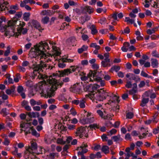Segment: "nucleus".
Here are the masks:
<instances>
[{"mask_svg":"<svg viewBox=\"0 0 159 159\" xmlns=\"http://www.w3.org/2000/svg\"><path fill=\"white\" fill-rule=\"evenodd\" d=\"M155 32V30L154 29H153L152 30L148 29L147 31V33L148 34L150 35L154 33Z\"/></svg>","mask_w":159,"mask_h":159,"instance_id":"obj_53","label":"nucleus"},{"mask_svg":"<svg viewBox=\"0 0 159 159\" xmlns=\"http://www.w3.org/2000/svg\"><path fill=\"white\" fill-rule=\"evenodd\" d=\"M49 20V18L47 17L46 16L44 17L42 19V21L43 23L44 24H47Z\"/></svg>","mask_w":159,"mask_h":159,"instance_id":"obj_43","label":"nucleus"},{"mask_svg":"<svg viewBox=\"0 0 159 159\" xmlns=\"http://www.w3.org/2000/svg\"><path fill=\"white\" fill-rule=\"evenodd\" d=\"M148 98H143L141 101V102L140 104V106L142 107H144L149 102Z\"/></svg>","mask_w":159,"mask_h":159,"instance_id":"obj_23","label":"nucleus"},{"mask_svg":"<svg viewBox=\"0 0 159 159\" xmlns=\"http://www.w3.org/2000/svg\"><path fill=\"white\" fill-rule=\"evenodd\" d=\"M132 86L131 82L130 81H127L125 85V87L127 88H130Z\"/></svg>","mask_w":159,"mask_h":159,"instance_id":"obj_52","label":"nucleus"},{"mask_svg":"<svg viewBox=\"0 0 159 159\" xmlns=\"http://www.w3.org/2000/svg\"><path fill=\"white\" fill-rule=\"evenodd\" d=\"M90 29L91 30V34H95L98 33V31L96 29L95 26L94 25H92L90 27Z\"/></svg>","mask_w":159,"mask_h":159,"instance_id":"obj_30","label":"nucleus"},{"mask_svg":"<svg viewBox=\"0 0 159 159\" xmlns=\"http://www.w3.org/2000/svg\"><path fill=\"white\" fill-rule=\"evenodd\" d=\"M50 10H44L42 11L41 12L40 14L41 15L44 16L47 15H48V12L50 11Z\"/></svg>","mask_w":159,"mask_h":159,"instance_id":"obj_44","label":"nucleus"},{"mask_svg":"<svg viewBox=\"0 0 159 159\" xmlns=\"http://www.w3.org/2000/svg\"><path fill=\"white\" fill-rule=\"evenodd\" d=\"M22 105L24 106L25 108L27 111H30L31 110V108L29 106H26V101H24L23 102Z\"/></svg>","mask_w":159,"mask_h":159,"instance_id":"obj_38","label":"nucleus"},{"mask_svg":"<svg viewBox=\"0 0 159 159\" xmlns=\"http://www.w3.org/2000/svg\"><path fill=\"white\" fill-rule=\"evenodd\" d=\"M107 29H102L99 30V32L102 34H104L108 32Z\"/></svg>","mask_w":159,"mask_h":159,"instance_id":"obj_58","label":"nucleus"},{"mask_svg":"<svg viewBox=\"0 0 159 159\" xmlns=\"http://www.w3.org/2000/svg\"><path fill=\"white\" fill-rule=\"evenodd\" d=\"M145 15L147 16H149L152 15L151 12L149 10H146L145 12Z\"/></svg>","mask_w":159,"mask_h":159,"instance_id":"obj_64","label":"nucleus"},{"mask_svg":"<svg viewBox=\"0 0 159 159\" xmlns=\"http://www.w3.org/2000/svg\"><path fill=\"white\" fill-rule=\"evenodd\" d=\"M130 32V29L129 27H127L124 31H121V34H128Z\"/></svg>","mask_w":159,"mask_h":159,"instance_id":"obj_39","label":"nucleus"},{"mask_svg":"<svg viewBox=\"0 0 159 159\" xmlns=\"http://www.w3.org/2000/svg\"><path fill=\"white\" fill-rule=\"evenodd\" d=\"M10 53V47L9 46H8L7 50L5 51L4 53V55L5 56H8Z\"/></svg>","mask_w":159,"mask_h":159,"instance_id":"obj_46","label":"nucleus"},{"mask_svg":"<svg viewBox=\"0 0 159 159\" xmlns=\"http://www.w3.org/2000/svg\"><path fill=\"white\" fill-rule=\"evenodd\" d=\"M31 25L40 31L43 30L42 29L40 24L37 21L33 20L30 22Z\"/></svg>","mask_w":159,"mask_h":159,"instance_id":"obj_17","label":"nucleus"},{"mask_svg":"<svg viewBox=\"0 0 159 159\" xmlns=\"http://www.w3.org/2000/svg\"><path fill=\"white\" fill-rule=\"evenodd\" d=\"M49 43L52 45V55L47 52V50L49 49L48 43L43 42L34 45V48H31L29 55L31 58H34L38 56V58L41 60L40 64L37 65L34 68L33 73L32 75V77L33 79H35L37 75V79L43 80L44 81H47L50 84L49 88L46 90H43L42 93L44 94L45 97H50L54 95L55 91L58 87L62 86L63 82L58 81L56 80L54 75L48 76L42 73L43 71V69L47 66L46 64L43 61L48 62L52 61L53 60L55 61L57 60L56 57L59 56L61 54L59 49L53 45L54 43L51 41H50Z\"/></svg>","mask_w":159,"mask_h":159,"instance_id":"obj_1","label":"nucleus"},{"mask_svg":"<svg viewBox=\"0 0 159 159\" xmlns=\"http://www.w3.org/2000/svg\"><path fill=\"white\" fill-rule=\"evenodd\" d=\"M30 14L29 12H25L24 13L23 15V18L25 21H28L30 19Z\"/></svg>","mask_w":159,"mask_h":159,"instance_id":"obj_29","label":"nucleus"},{"mask_svg":"<svg viewBox=\"0 0 159 159\" xmlns=\"http://www.w3.org/2000/svg\"><path fill=\"white\" fill-rule=\"evenodd\" d=\"M81 9L83 13H88L89 14L93 13L94 11V9L93 8L88 6L81 7Z\"/></svg>","mask_w":159,"mask_h":159,"instance_id":"obj_14","label":"nucleus"},{"mask_svg":"<svg viewBox=\"0 0 159 159\" xmlns=\"http://www.w3.org/2000/svg\"><path fill=\"white\" fill-rule=\"evenodd\" d=\"M86 102V99L85 98H82L80 100L79 106L81 108H84L85 107Z\"/></svg>","mask_w":159,"mask_h":159,"instance_id":"obj_21","label":"nucleus"},{"mask_svg":"<svg viewBox=\"0 0 159 159\" xmlns=\"http://www.w3.org/2000/svg\"><path fill=\"white\" fill-rule=\"evenodd\" d=\"M27 122H23L20 125V127L23 128L21 129V131H23L25 132V133L26 135L28 134L31 133L33 127H29L31 125V122H28V121L26 120Z\"/></svg>","mask_w":159,"mask_h":159,"instance_id":"obj_7","label":"nucleus"},{"mask_svg":"<svg viewBox=\"0 0 159 159\" xmlns=\"http://www.w3.org/2000/svg\"><path fill=\"white\" fill-rule=\"evenodd\" d=\"M120 69V67L119 66H112L110 70V71L112 72L115 70L116 72L118 71Z\"/></svg>","mask_w":159,"mask_h":159,"instance_id":"obj_32","label":"nucleus"},{"mask_svg":"<svg viewBox=\"0 0 159 159\" xmlns=\"http://www.w3.org/2000/svg\"><path fill=\"white\" fill-rule=\"evenodd\" d=\"M134 114L131 112H128L126 114V118L128 119H131L134 116Z\"/></svg>","mask_w":159,"mask_h":159,"instance_id":"obj_42","label":"nucleus"},{"mask_svg":"<svg viewBox=\"0 0 159 159\" xmlns=\"http://www.w3.org/2000/svg\"><path fill=\"white\" fill-rule=\"evenodd\" d=\"M17 92L20 94L21 96L23 98H25V95L24 93L25 91L23 87L21 86H19L17 89Z\"/></svg>","mask_w":159,"mask_h":159,"instance_id":"obj_18","label":"nucleus"},{"mask_svg":"<svg viewBox=\"0 0 159 159\" xmlns=\"http://www.w3.org/2000/svg\"><path fill=\"white\" fill-rule=\"evenodd\" d=\"M90 47L92 48H94L96 49H99L100 47L99 46L97 45L96 43H92L90 44Z\"/></svg>","mask_w":159,"mask_h":159,"instance_id":"obj_40","label":"nucleus"},{"mask_svg":"<svg viewBox=\"0 0 159 159\" xmlns=\"http://www.w3.org/2000/svg\"><path fill=\"white\" fill-rule=\"evenodd\" d=\"M117 132V130L115 129H112L109 132H107V135L109 136H111L112 135L114 134Z\"/></svg>","mask_w":159,"mask_h":159,"instance_id":"obj_35","label":"nucleus"},{"mask_svg":"<svg viewBox=\"0 0 159 159\" xmlns=\"http://www.w3.org/2000/svg\"><path fill=\"white\" fill-rule=\"evenodd\" d=\"M113 116V115L112 114H107L104 116L103 118L104 119L109 120Z\"/></svg>","mask_w":159,"mask_h":159,"instance_id":"obj_47","label":"nucleus"},{"mask_svg":"<svg viewBox=\"0 0 159 159\" xmlns=\"http://www.w3.org/2000/svg\"><path fill=\"white\" fill-rule=\"evenodd\" d=\"M129 79L130 80H136V76L134 75L131 73L130 77L129 78Z\"/></svg>","mask_w":159,"mask_h":159,"instance_id":"obj_56","label":"nucleus"},{"mask_svg":"<svg viewBox=\"0 0 159 159\" xmlns=\"http://www.w3.org/2000/svg\"><path fill=\"white\" fill-rule=\"evenodd\" d=\"M75 126L73 125H68V128L70 130H73L75 128Z\"/></svg>","mask_w":159,"mask_h":159,"instance_id":"obj_60","label":"nucleus"},{"mask_svg":"<svg viewBox=\"0 0 159 159\" xmlns=\"http://www.w3.org/2000/svg\"><path fill=\"white\" fill-rule=\"evenodd\" d=\"M71 114L73 116H75L77 114V112L74 108H72L70 110Z\"/></svg>","mask_w":159,"mask_h":159,"instance_id":"obj_51","label":"nucleus"},{"mask_svg":"<svg viewBox=\"0 0 159 159\" xmlns=\"http://www.w3.org/2000/svg\"><path fill=\"white\" fill-rule=\"evenodd\" d=\"M3 11L5 12L6 14L10 13V7L9 3L7 2H0V12Z\"/></svg>","mask_w":159,"mask_h":159,"instance_id":"obj_9","label":"nucleus"},{"mask_svg":"<svg viewBox=\"0 0 159 159\" xmlns=\"http://www.w3.org/2000/svg\"><path fill=\"white\" fill-rule=\"evenodd\" d=\"M75 135L76 136L82 138L85 135V129L82 127L77 128L76 131L75 132Z\"/></svg>","mask_w":159,"mask_h":159,"instance_id":"obj_12","label":"nucleus"},{"mask_svg":"<svg viewBox=\"0 0 159 159\" xmlns=\"http://www.w3.org/2000/svg\"><path fill=\"white\" fill-rule=\"evenodd\" d=\"M125 21L128 23L132 24L134 22V20L133 19H130L129 17H127L125 18Z\"/></svg>","mask_w":159,"mask_h":159,"instance_id":"obj_33","label":"nucleus"},{"mask_svg":"<svg viewBox=\"0 0 159 159\" xmlns=\"http://www.w3.org/2000/svg\"><path fill=\"white\" fill-rule=\"evenodd\" d=\"M152 55L153 57L159 58V54L156 50L153 51L152 52Z\"/></svg>","mask_w":159,"mask_h":159,"instance_id":"obj_41","label":"nucleus"},{"mask_svg":"<svg viewBox=\"0 0 159 159\" xmlns=\"http://www.w3.org/2000/svg\"><path fill=\"white\" fill-rule=\"evenodd\" d=\"M112 95H113L112 93H108L103 89H101L100 90L98 91V93H95L94 94H86L85 95V97L89 98L93 101L95 102V100L102 101L105 99L107 97H111Z\"/></svg>","mask_w":159,"mask_h":159,"instance_id":"obj_4","label":"nucleus"},{"mask_svg":"<svg viewBox=\"0 0 159 159\" xmlns=\"http://www.w3.org/2000/svg\"><path fill=\"white\" fill-rule=\"evenodd\" d=\"M111 139H113L114 142H116L121 141L122 140V139L120 137V135L119 134L112 137Z\"/></svg>","mask_w":159,"mask_h":159,"instance_id":"obj_25","label":"nucleus"},{"mask_svg":"<svg viewBox=\"0 0 159 159\" xmlns=\"http://www.w3.org/2000/svg\"><path fill=\"white\" fill-rule=\"evenodd\" d=\"M61 61L63 62H71L73 61V60L68 58H63L61 59Z\"/></svg>","mask_w":159,"mask_h":159,"instance_id":"obj_37","label":"nucleus"},{"mask_svg":"<svg viewBox=\"0 0 159 159\" xmlns=\"http://www.w3.org/2000/svg\"><path fill=\"white\" fill-rule=\"evenodd\" d=\"M22 14V13L21 12H19L16 13L15 16L11 20V25H16L18 19L21 16Z\"/></svg>","mask_w":159,"mask_h":159,"instance_id":"obj_13","label":"nucleus"},{"mask_svg":"<svg viewBox=\"0 0 159 159\" xmlns=\"http://www.w3.org/2000/svg\"><path fill=\"white\" fill-rule=\"evenodd\" d=\"M100 87V86L98 84H89L86 85L84 88V90L86 91H89L91 92V93L89 94H90L91 93H93V92L94 91L96 90H97Z\"/></svg>","mask_w":159,"mask_h":159,"instance_id":"obj_10","label":"nucleus"},{"mask_svg":"<svg viewBox=\"0 0 159 159\" xmlns=\"http://www.w3.org/2000/svg\"><path fill=\"white\" fill-rule=\"evenodd\" d=\"M25 25V22L20 21L19 25H12L11 22V36L17 37L19 35L26 34L28 29L23 28Z\"/></svg>","mask_w":159,"mask_h":159,"instance_id":"obj_3","label":"nucleus"},{"mask_svg":"<svg viewBox=\"0 0 159 159\" xmlns=\"http://www.w3.org/2000/svg\"><path fill=\"white\" fill-rule=\"evenodd\" d=\"M89 127L92 129H96L99 128V125L97 124H93L90 125Z\"/></svg>","mask_w":159,"mask_h":159,"instance_id":"obj_34","label":"nucleus"},{"mask_svg":"<svg viewBox=\"0 0 159 159\" xmlns=\"http://www.w3.org/2000/svg\"><path fill=\"white\" fill-rule=\"evenodd\" d=\"M30 102L31 106H33L36 105V101L34 99H31Z\"/></svg>","mask_w":159,"mask_h":159,"instance_id":"obj_62","label":"nucleus"},{"mask_svg":"<svg viewBox=\"0 0 159 159\" xmlns=\"http://www.w3.org/2000/svg\"><path fill=\"white\" fill-rule=\"evenodd\" d=\"M31 145L30 146H29L26 149L27 151H28L30 153H33V151L37 149V145L36 143L33 141L31 142Z\"/></svg>","mask_w":159,"mask_h":159,"instance_id":"obj_15","label":"nucleus"},{"mask_svg":"<svg viewBox=\"0 0 159 159\" xmlns=\"http://www.w3.org/2000/svg\"><path fill=\"white\" fill-rule=\"evenodd\" d=\"M31 133L33 135L36 137H38L39 136V134L37 132L36 130L33 128V127Z\"/></svg>","mask_w":159,"mask_h":159,"instance_id":"obj_45","label":"nucleus"},{"mask_svg":"<svg viewBox=\"0 0 159 159\" xmlns=\"http://www.w3.org/2000/svg\"><path fill=\"white\" fill-rule=\"evenodd\" d=\"M97 113L99 115V116L102 118L103 117V112L101 110H99L97 111Z\"/></svg>","mask_w":159,"mask_h":159,"instance_id":"obj_54","label":"nucleus"},{"mask_svg":"<svg viewBox=\"0 0 159 159\" xmlns=\"http://www.w3.org/2000/svg\"><path fill=\"white\" fill-rule=\"evenodd\" d=\"M117 13H116L113 14L112 15V18L114 19L115 20L118 21V20L117 19Z\"/></svg>","mask_w":159,"mask_h":159,"instance_id":"obj_61","label":"nucleus"},{"mask_svg":"<svg viewBox=\"0 0 159 159\" xmlns=\"http://www.w3.org/2000/svg\"><path fill=\"white\" fill-rule=\"evenodd\" d=\"M82 69V67L80 66H71L69 69H65L63 71L59 72H60V76H62L64 75H68L72 72L76 71L80 72Z\"/></svg>","mask_w":159,"mask_h":159,"instance_id":"obj_5","label":"nucleus"},{"mask_svg":"<svg viewBox=\"0 0 159 159\" xmlns=\"http://www.w3.org/2000/svg\"><path fill=\"white\" fill-rule=\"evenodd\" d=\"M24 2L26 3H30L31 4H34L35 2L33 0H24Z\"/></svg>","mask_w":159,"mask_h":159,"instance_id":"obj_49","label":"nucleus"},{"mask_svg":"<svg viewBox=\"0 0 159 159\" xmlns=\"http://www.w3.org/2000/svg\"><path fill=\"white\" fill-rule=\"evenodd\" d=\"M92 67L93 69L95 70H94V71H96V73H97V69H98L99 68L98 65L94 63L92 65ZM90 71H92L90 70ZM93 71H94V70H93Z\"/></svg>","mask_w":159,"mask_h":159,"instance_id":"obj_50","label":"nucleus"},{"mask_svg":"<svg viewBox=\"0 0 159 159\" xmlns=\"http://www.w3.org/2000/svg\"><path fill=\"white\" fill-rule=\"evenodd\" d=\"M28 115L30 118H35L39 116V114L38 112H29L28 113Z\"/></svg>","mask_w":159,"mask_h":159,"instance_id":"obj_28","label":"nucleus"},{"mask_svg":"<svg viewBox=\"0 0 159 159\" xmlns=\"http://www.w3.org/2000/svg\"><path fill=\"white\" fill-rule=\"evenodd\" d=\"M101 150L105 154L108 153L109 152V148L106 145L102 146Z\"/></svg>","mask_w":159,"mask_h":159,"instance_id":"obj_24","label":"nucleus"},{"mask_svg":"<svg viewBox=\"0 0 159 159\" xmlns=\"http://www.w3.org/2000/svg\"><path fill=\"white\" fill-rule=\"evenodd\" d=\"M96 119V118L91 112H88L86 117L82 120V122L84 124L92 123L94 122Z\"/></svg>","mask_w":159,"mask_h":159,"instance_id":"obj_8","label":"nucleus"},{"mask_svg":"<svg viewBox=\"0 0 159 159\" xmlns=\"http://www.w3.org/2000/svg\"><path fill=\"white\" fill-rule=\"evenodd\" d=\"M151 66L153 68L158 67L159 63L158 60L156 59L152 58L151 59Z\"/></svg>","mask_w":159,"mask_h":159,"instance_id":"obj_20","label":"nucleus"},{"mask_svg":"<svg viewBox=\"0 0 159 159\" xmlns=\"http://www.w3.org/2000/svg\"><path fill=\"white\" fill-rule=\"evenodd\" d=\"M125 151L126 153H124L125 157H129L131 156V154H133V152L130 151V149L129 148H127L125 149Z\"/></svg>","mask_w":159,"mask_h":159,"instance_id":"obj_26","label":"nucleus"},{"mask_svg":"<svg viewBox=\"0 0 159 159\" xmlns=\"http://www.w3.org/2000/svg\"><path fill=\"white\" fill-rule=\"evenodd\" d=\"M7 110L6 109H2L1 111V113L3 116H6L7 114Z\"/></svg>","mask_w":159,"mask_h":159,"instance_id":"obj_59","label":"nucleus"},{"mask_svg":"<svg viewBox=\"0 0 159 159\" xmlns=\"http://www.w3.org/2000/svg\"><path fill=\"white\" fill-rule=\"evenodd\" d=\"M88 147L87 144L83 143L80 147L77 148V150L79 151L78 152V155H84V154L86 153L88 151L86 148Z\"/></svg>","mask_w":159,"mask_h":159,"instance_id":"obj_11","label":"nucleus"},{"mask_svg":"<svg viewBox=\"0 0 159 159\" xmlns=\"http://www.w3.org/2000/svg\"><path fill=\"white\" fill-rule=\"evenodd\" d=\"M57 143L58 144H64L66 143V141L63 138H58L57 140Z\"/></svg>","mask_w":159,"mask_h":159,"instance_id":"obj_36","label":"nucleus"},{"mask_svg":"<svg viewBox=\"0 0 159 159\" xmlns=\"http://www.w3.org/2000/svg\"><path fill=\"white\" fill-rule=\"evenodd\" d=\"M7 21L6 20V18L4 16H2L0 18V28L2 31H5V35L6 36H7L9 35V31H7V28H9L10 26V20H9L7 22V25H5L4 26H3L2 25L4 24L3 23V22L6 23Z\"/></svg>","mask_w":159,"mask_h":159,"instance_id":"obj_6","label":"nucleus"},{"mask_svg":"<svg viewBox=\"0 0 159 159\" xmlns=\"http://www.w3.org/2000/svg\"><path fill=\"white\" fill-rule=\"evenodd\" d=\"M153 6L155 8H159V0L157 1V2H154V4L153 5Z\"/></svg>","mask_w":159,"mask_h":159,"instance_id":"obj_57","label":"nucleus"},{"mask_svg":"<svg viewBox=\"0 0 159 159\" xmlns=\"http://www.w3.org/2000/svg\"><path fill=\"white\" fill-rule=\"evenodd\" d=\"M110 62V59L109 58H105L103 61L101 62L102 66L104 67L107 66H111L110 64L109 63Z\"/></svg>","mask_w":159,"mask_h":159,"instance_id":"obj_19","label":"nucleus"},{"mask_svg":"<svg viewBox=\"0 0 159 159\" xmlns=\"http://www.w3.org/2000/svg\"><path fill=\"white\" fill-rule=\"evenodd\" d=\"M158 115V113H156L153 116V118L151 120V122H152L153 123H157L159 120V119L157 118Z\"/></svg>","mask_w":159,"mask_h":159,"instance_id":"obj_31","label":"nucleus"},{"mask_svg":"<svg viewBox=\"0 0 159 159\" xmlns=\"http://www.w3.org/2000/svg\"><path fill=\"white\" fill-rule=\"evenodd\" d=\"M79 74L83 75H82L80 78L82 80L85 81V83H88L95 80L98 81L101 86H103L105 84L104 81L102 80L100 77H97L96 75V71H89L87 76L84 75L85 74L83 72L82 73H79Z\"/></svg>","mask_w":159,"mask_h":159,"instance_id":"obj_2","label":"nucleus"},{"mask_svg":"<svg viewBox=\"0 0 159 159\" xmlns=\"http://www.w3.org/2000/svg\"><path fill=\"white\" fill-rule=\"evenodd\" d=\"M88 48V46L85 45H83L81 48L78 49V52L79 53H81L83 52L86 51L87 50Z\"/></svg>","mask_w":159,"mask_h":159,"instance_id":"obj_27","label":"nucleus"},{"mask_svg":"<svg viewBox=\"0 0 159 159\" xmlns=\"http://www.w3.org/2000/svg\"><path fill=\"white\" fill-rule=\"evenodd\" d=\"M70 90L74 93L79 94L81 91L80 86L78 84H75L70 89Z\"/></svg>","mask_w":159,"mask_h":159,"instance_id":"obj_16","label":"nucleus"},{"mask_svg":"<svg viewBox=\"0 0 159 159\" xmlns=\"http://www.w3.org/2000/svg\"><path fill=\"white\" fill-rule=\"evenodd\" d=\"M82 39L84 41H86L89 38L88 36L85 34H83L81 36Z\"/></svg>","mask_w":159,"mask_h":159,"instance_id":"obj_55","label":"nucleus"},{"mask_svg":"<svg viewBox=\"0 0 159 159\" xmlns=\"http://www.w3.org/2000/svg\"><path fill=\"white\" fill-rule=\"evenodd\" d=\"M26 85L27 86L31 87L32 86V82L31 81L28 80L26 83Z\"/></svg>","mask_w":159,"mask_h":159,"instance_id":"obj_63","label":"nucleus"},{"mask_svg":"<svg viewBox=\"0 0 159 159\" xmlns=\"http://www.w3.org/2000/svg\"><path fill=\"white\" fill-rule=\"evenodd\" d=\"M137 92V90L136 89H133L130 90L129 92V94L131 95H135V93Z\"/></svg>","mask_w":159,"mask_h":159,"instance_id":"obj_48","label":"nucleus"},{"mask_svg":"<svg viewBox=\"0 0 159 159\" xmlns=\"http://www.w3.org/2000/svg\"><path fill=\"white\" fill-rule=\"evenodd\" d=\"M119 102V97L116 96V95H114L113 96V98L112 99H111L109 102V103L111 104L112 103H118Z\"/></svg>","mask_w":159,"mask_h":159,"instance_id":"obj_22","label":"nucleus"}]
</instances>
